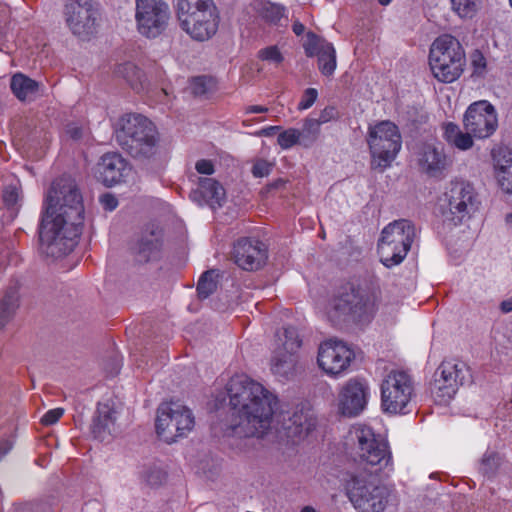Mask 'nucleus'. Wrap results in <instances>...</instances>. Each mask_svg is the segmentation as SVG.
Segmentation results:
<instances>
[{"mask_svg":"<svg viewBox=\"0 0 512 512\" xmlns=\"http://www.w3.org/2000/svg\"><path fill=\"white\" fill-rule=\"evenodd\" d=\"M301 145L304 147L311 146L318 138L320 133L319 121L316 119H305L302 129L299 130Z\"/></svg>","mask_w":512,"mask_h":512,"instance_id":"37","label":"nucleus"},{"mask_svg":"<svg viewBox=\"0 0 512 512\" xmlns=\"http://www.w3.org/2000/svg\"><path fill=\"white\" fill-rule=\"evenodd\" d=\"M292 30L297 36H299L304 32L305 26L301 22L295 21L293 23Z\"/></svg>","mask_w":512,"mask_h":512,"instance_id":"55","label":"nucleus"},{"mask_svg":"<svg viewBox=\"0 0 512 512\" xmlns=\"http://www.w3.org/2000/svg\"><path fill=\"white\" fill-rule=\"evenodd\" d=\"M465 52L460 42L450 36L438 37L432 44L429 65L434 77L443 83H452L464 71Z\"/></svg>","mask_w":512,"mask_h":512,"instance_id":"5","label":"nucleus"},{"mask_svg":"<svg viewBox=\"0 0 512 512\" xmlns=\"http://www.w3.org/2000/svg\"><path fill=\"white\" fill-rule=\"evenodd\" d=\"M491 156L494 175L500 189L507 194H512V150L499 147L492 150Z\"/></svg>","mask_w":512,"mask_h":512,"instance_id":"24","label":"nucleus"},{"mask_svg":"<svg viewBox=\"0 0 512 512\" xmlns=\"http://www.w3.org/2000/svg\"><path fill=\"white\" fill-rule=\"evenodd\" d=\"M277 348L297 354L302 345L298 331L294 327H285L277 333Z\"/></svg>","mask_w":512,"mask_h":512,"instance_id":"34","label":"nucleus"},{"mask_svg":"<svg viewBox=\"0 0 512 512\" xmlns=\"http://www.w3.org/2000/svg\"><path fill=\"white\" fill-rule=\"evenodd\" d=\"M164 478V475L160 472V471H157V472H153L151 473L148 478H147V481L152 484V485H155V484H158L160 483Z\"/></svg>","mask_w":512,"mask_h":512,"instance_id":"52","label":"nucleus"},{"mask_svg":"<svg viewBox=\"0 0 512 512\" xmlns=\"http://www.w3.org/2000/svg\"><path fill=\"white\" fill-rule=\"evenodd\" d=\"M509 1H510L511 6H512V0H509Z\"/></svg>","mask_w":512,"mask_h":512,"instance_id":"62","label":"nucleus"},{"mask_svg":"<svg viewBox=\"0 0 512 512\" xmlns=\"http://www.w3.org/2000/svg\"><path fill=\"white\" fill-rule=\"evenodd\" d=\"M237 423L231 426L238 437H263L271 427L277 397L246 375L233 376L226 386Z\"/></svg>","mask_w":512,"mask_h":512,"instance_id":"2","label":"nucleus"},{"mask_svg":"<svg viewBox=\"0 0 512 512\" xmlns=\"http://www.w3.org/2000/svg\"><path fill=\"white\" fill-rule=\"evenodd\" d=\"M253 10L270 24H278L284 17L285 8L269 1L257 0L252 3Z\"/></svg>","mask_w":512,"mask_h":512,"instance_id":"32","label":"nucleus"},{"mask_svg":"<svg viewBox=\"0 0 512 512\" xmlns=\"http://www.w3.org/2000/svg\"><path fill=\"white\" fill-rule=\"evenodd\" d=\"M63 13L74 35L87 37L95 31L99 13L94 0H66Z\"/></svg>","mask_w":512,"mask_h":512,"instance_id":"16","label":"nucleus"},{"mask_svg":"<svg viewBox=\"0 0 512 512\" xmlns=\"http://www.w3.org/2000/svg\"><path fill=\"white\" fill-rule=\"evenodd\" d=\"M126 162L118 153L104 154L97 164L99 179L106 186H112L121 181Z\"/></svg>","mask_w":512,"mask_h":512,"instance_id":"25","label":"nucleus"},{"mask_svg":"<svg viewBox=\"0 0 512 512\" xmlns=\"http://www.w3.org/2000/svg\"><path fill=\"white\" fill-rule=\"evenodd\" d=\"M332 306L339 317L355 323L369 322L376 312L375 296L368 289L353 284L341 287Z\"/></svg>","mask_w":512,"mask_h":512,"instance_id":"8","label":"nucleus"},{"mask_svg":"<svg viewBox=\"0 0 512 512\" xmlns=\"http://www.w3.org/2000/svg\"><path fill=\"white\" fill-rule=\"evenodd\" d=\"M260 59L269 61L275 64H280L283 61V56L276 46H270L261 49L258 53Z\"/></svg>","mask_w":512,"mask_h":512,"instance_id":"41","label":"nucleus"},{"mask_svg":"<svg viewBox=\"0 0 512 512\" xmlns=\"http://www.w3.org/2000/svg\"><path fill=\"white\" fill-rule=\"evenodd\" d=\"M369 394L368 385L359 379H350L340 390L338 405L341 414L357 416L367 404Z\"/></svg>","mask_w":512,"mask_h":512,"instance_id":"22","label":"nucleus"},{"mask_svg":"<svg viewBox=\"0 0 512 512\" xmlns=\"http://www.w3.org/2000/svg\"><path fill=\"white\" fill-rule=\"evenodd\" d=\"M356 453L360 461L381 471L392 466V455L388 443L367 426L356 427L353 431Z\"/></svg>","mask_w":512,"mask_h":512,"instance_id":"12","label":"nucleus"},{"mask_svg":"<svg viewBox=\"0 0 512 512\" xmlns=\"http://www.w3.org/2000/svg\"><path fill=\"white\" fill-rule=\"evenodd\" d=\"M443 137L446 142L462 151L472 148L473 134L470 131L463 132L460 127L452 122L443 124Z\"/></svg>","mask_w":512,"mask_h":512,"instance_id":"29","label":"nucleus"},{"mask_svg":"<svg viewBox=\"0 0 512 512\" xmlns=\"http://www.w3.org/2000/svg\"><path fill=\"white\" fill-rule=\"evenodd\" d=\"M392 0H378L381 5H388Z\"/></svg>","mask_w":512,"mask_h":512,"instance_id":"58","label":"nucleus"},{"mask_svg":"<svg viewBox=\"0 0 512 512\" xmlns=\"http://www.w3.org/2000/svg\"><path fill=\"white\" fill-rule=\"evenodd\" d=\"M63 413L62 408L51 409L43 415L41 423L45 426L53 425L62 417Z\"/></svg>","mask_w":512,"mask_h":512,"instance_id":"47","label":"nucleus"},{"mask_svg":"<svg viewBox=\"0 0 512 512\" xmlns=\"http://www.w3.org/2000/svg\"><path fill=\"white\" fill-rule=\"evenodd\" d=\"M19 306V296L16 291L6 292L0 301V330L13 318Z\"/></svg>","mask_w":512,"mask_h":512,"instance_id":"35","label":"nucleus"},{"mask_svg":"<svg viewBox=\"0 0 512 512\" xmlns=\"http://www.w3.org/2000/svg\"><path fill=\"white\" fill-rule=\"evenodd\" d=\"M474 187L465 181L451 182L441 204L443 222L452 226L468 221L479 208Z\"/></svg>","mask_w":512,"mask_h":512,"instance_id":"7","label":"nucleus"},{"mask_svg":"<svg viewBox=\"0 0 512 512\" xmlns=\"http://www.w3.org/2000/svg\"><path fill=\"white\" fill-rule=\"evenodd\" d=\"M304 49L308 57L317 56L318 69L322 75L330 77L334 74L337 61L336 51L332 43L313 32H308Z\"/></svg>","mask_w":512,"mask_h":512,"instance_id":"23","label":"nucleus"},{"mask_svg":"<svg viewBox=\"0 0 512 512\" xmlns=\"http://www.w3.org/2000/svg\"><path fill=\"white\" fill-rule=\"evenodd\" d=\"M115 137L119 146L133 158H150L158 150L156 126L141 114L127 113L121 116L116 124Z\"/></svg>","mask_w":512,"mask_h":512,"instance_id":"3","label":"nucleus"},{"mask_svg":"<svg viewBox=\"0 0 512 512\" xmlns=\"http://www.w3.org/2000/svg\"><path fill=\"white\" fill-rule=\"evenodd\" d=\"M500 464V455L494 451H487L480 461L479 471L483 476L491 478L497 473Z\"/></svg>","mask_w":512,"mask_h":512,"instance_id":"38","label":"nucleus"},{"mask_svg":"<svg viewBox=\"0 0 512 512\" xmlns=\"http://www.w3.org/2000/svg\"><path fill=\"white\" fill-rule=\"evenodd\" d=\"M217 277L218 274L215 270H208L202 274L197 284V293L200 299H206L216 291Z\"/></svg>","mask_w":512,"mask_h":512,"instance_id":"36","label":"nucleus"},{"mask_svg":"<svg viewBox=\"0 0 512 512\" xmlns=\"http://www.w3.org/2000/svg\"><path fill=\"white\" fill-rule=\"evenodd\" d=\"M70 133H71V137H73L75 139L79 138L81 136V131L77 128L71 130Z\"/></svg>","mask_w":512,"mask_h":512,"instance_id":"56","label":"nucleus"},{"mask_svg":"<svg viewBox=\"0 0 512 512\" xmlns=\"http://www.w3.org/2000/svg\"><path fill=\"white\" fill-rule=\"evenodd\" d=\"M398 127L390 121H382L369 129L368 144L377 165L387 167L401 149Z\"/></svg>","mask_w":512,"mask_h":512,"instance_id":"15","label":"nucleus"},{"mask_svg":"<svg viewBox=\"0 0 512 512\" xmlns=\"http://www.w3.org/2000/svg\"><path fill=\"white\" fill-rule=\"evenodd\" d=\"M135 21L139 34L147 39L162 36L170 23L171 11L164 0H135Z\"/></svg>","mask_w":512,"mask_h":512,"instance_id":"11","label":"nucleus"},{"mask_svg":"<svg viewBox=\"0 0 512 512\" xmlns=\"http://www.w3.org/2000/svg\"><path fill=\"white\" fill-rule=\"evenodd\" d=\"M414 395L412 377L405 371L392 370L381 384V406L384 412L403 413Z\"/></svg>","mask_w":512,"mask_h":512,"instance_id":"13","label":"nucleus"},{"mask_svg":"<svg viewBox=\"0 0 512 512\" xmlns=\"http://www.w3.org/2000/svg\"><path fill=\"white\" fill-rule=\"evenodd\" d=\"M100 203L103 208L108 211H113L118 206L117 198L111 193H105L100 197Z\"/></svg>","mask_w":512,"mask_h":512,"instance_id":"49","label":"nucleus"},{"mask_svg":"<svg viewBox=\"0 0 512 512\" xmlns=\"http://www.w3.org/2000/svg\"><path fill=\"white\" fill-rule=\"evenodd\" d=\"M268 111V108L267 107H264V106H260V105H252V106H248L246 109H245V113L246 114H251V113H265Z\"/></svg>","mask_w":512,"mask_h":512,"instance_id":"53","label":"nucleus"},{"mask_svg":"<svg viewBox=\"0 0 512 512\" xmlns=\"http://www.w3.org/2000/svg\"><path fill=\"white\" fill-rule=\"evenodd\" d=\"M195 168L200 174L211 175L214 173V165L210 160L201 159L197 161Z\"/></svg>","mask_w":512,"mask_h":512,"instance_id":"50","label":"nucleus"},{"mask_svg":"<svg viewBox=\"0 0 512 512\" xmlns=\"http://www.w3.org/2000/svg\"><path fill=\"white\" fill-rule=\"evenodd\" d=\"M19 200V189L14 185H8L3 191V201L11 208H14Z\"/></svg>","mask_w":512,"mask_h":512,"instance_id":"46","label":"nucleus"},{"mask_svg":"<svg viewBox=\"0 0 512 512\" xmlns=\"http://www.w3.org/2000/svg\"><path fill=\"white\" fill-rule=\"evenodd\" d=\"M176 16L180 28L195 41H207L218 30L219 15L213 0H177Z\"/></svg>","mask_w":512,"mask_h":512,"instance_id":"4","label":"nucleus"},{"mask_svg":"<svg viewBox=\"0 0 512 512\" xmlns=\"http://www.w3.org/2000/svg\"><path fill=\"white\" fill-rule=\"evenodd\" d=\"M242 124H243V126H247V125H248V121H247V120H244V121L242 122Z\"/></svg>","mask_w":512,"mask_h":512,"instance_id":"60","label":"nucleus"},{"mask_svg":"<svg viewBox=\"0 0 512 512\" xmlns=\"http://www.w3.org/2000/svg\"><path fill=\"white\" fill-rule=\"evenodd\" d=\"M415 237V226L407 219L396 220L384 227L377 245L381 263L387 268L399 265Z\"/></svg>","mask_w":512,"mask_h":512,"instance_id":"6","label":"nucleus"},{"mask_svg":"<svg viewBox=\"0 0 512 512\" xmlns=\"http://www.w3.org/2000/svg\"><path fill=\"white\" fill-rule=\"evenodd\" d=\"M338 117H339V113H338V110L336 109V107L328 106L321 111L319 118L316 119V121H319V125H321V124L327 123L331 120H335Z\"/></svg>","mask_w":512,"mask_h":512,"instance_id":"48","label":"nucleus"},{"mask_svg":"<svg viewBox=\"0 0 512 512\" xmlns=\"http://www.w3.org/2000/svg\"><path fill=\"white\" fill-rule=\"evenodd\" d=\"M9 449H10V448H7L6 450H4V451L2 452V454H3V455H4V454H6V453H7V451H8Z\"/></svg>","mask_w":512,"mask_h":512,"instance_id":"61","label":"nucleus"},{"mask_svg":"<svg viewBox=\"0 0 512 512\" xmlns=\"http://www.w3.org/2000/svg\"><path fill=\"white\" fill-rule=\"evenodd\" d=\"M470 368L457 359L444 360L434 373L430 390L435 401L447 404L460 386L471 382Z\"/></svg>","mask_w":512,"mask_h":512,"instance_id":"10","label":"nucleus"},{"mask_svg":"<svg viewBox=\"0 0 512 512\" xmlns=\"http://www.w3.org/2000/svg\"><path fill=\"white\" fill-rule=\"evenodd\" d=\"M211 79L206 76H198L193 78L191 82V91L195 96H201L207 93Z\"/></svg>","mask_w":512,"mask_h":512,"instance_id":"42","label":"nucleus"},{"mask_svg":"<svg viewBox=\"0 0 512 512\" xmlns=\"http://www.w3.org/2000/svg\"><path fill=\"white\" fill-rule=\"evenodd\" d=\"M117 77L123 78L134 90L143 88V73L133 63L125 62L119 64L114 71Z\"/></svg>","mask_w":512,"mask_h":512,"instance_id":"33","label":"nucleus"},{"mask_svg":"<svg viewBox=\"0 0 512 512\" xmlns=\"http://www.w3.org/2000/svg\"><path fill=\"white\" fill-rule=\"evenodd\" d=\"M507 222L512 223V214H508L506 217Z\"/></svg>","mask_w":512,"mask_h":512,"instance_id":"59","label":"nucleus"},{"mask_svg":"<svg viewBox=\"0 0 512 512\" xmlns=\"http://www.w3.org/2000/svg\"><path fill=\"white\" fill-rule=\"evenodd\" d=\"M417 164L421 173L441 180L446 177L453 160L442 145L424 144L418 152Z\"/></svg>","mask_w":512,"mask_h":512,"instance_id":"20","label":"nucleus"},{"mask_svg":"<svg viewBox=\"0 0 512 512\" xmlns=\"http://www.w3.org/2000/svg\"><path fill=\"white\" fill-rule=\"evenodd\" d=\"M163 231L154 224L148 225L132 247L134 257L139 263L156 261L161 258L163 251Z\"/></svg>","mask_w":512,"mask_h":512,"instance_id":"21","label":"nucleus"},{"mask_svg":"<svg viewBox=\"0 0 512 512\" xmlns=\"http://www.w3.org/2000/svg\"><path fill=\"white\" fill-rule=\"evenodd\" d=\"M199 190L205 201L211 206H221L225 191L221 184L212 178H202L199 182Z\"/></svg>","mask_w":512,"mask_h":512,"instance_id":"31","label":"nucleus"},{"mask_svg":"<svg viewBox=\"0 0 512 512\" xmlns=\"http://www.w3.org/2000/svg\"><path fill=\"white\" fill-rule=\"evenodd\" d=\"M273 169V164L264 159H258L252 167V174L256 178L268 176Z\"/></svg>","mask_w":512,"mask_h":512,"instance_id":"43","label":"nucleus"},{"mask_svg":"<svg viewBox=\"0 0 512 512\" xmlns=\"http://www.w3.org/2000/svg\"><path fill=\"white\" fill-rule=\"evenodd\" d=\"M301 512H316L312 507H305L301 510Z\"/></svg>","mask_w":512,"mask_h":512,"instance_id":"57","label":"nucleus"},{"mask_svg":"<svg viewBox=\"0 0 512 512\" xmlns=\"http://www.w3.org/2000/svg\"><path fill=\"white\" fill-rule=\"evenodd\" d=\"M500 309L504 313L511 312L512 311V299L502 301L500 304Z\"/></svg>","mask_w":512,"mask_h":512,"instance_id":"54","label":"nucleus"},{"mask_svg":"<svg viewBox=\"0 0 512 512\" xmlns=\"http://www.w3.org/2000/svg\"><path fill=\"white\" fill-rule=\"evenodd\" d=\"M471 64L473 67V74L482 76L486 71V59L484 55L479 51L475 50L471 54Z\"/></svg>","mask_w":512,"mask_h":512,"instance_id":"44","label":"nucleus"},{"mask_svg":"<svg viewBox=\"0 0 512 512\" xmlns=\"http://www.w3.org/2000/svg\"><path fill=\"white\" fill-rule=\"evenodd\" d=\"M279 130H281L280 126H269V127L261 129L259 132H257V135L264 136V137H271V136L275 135Z\"/></svg>","mask_w":512,"mask_h":512,"instance_id":"51","label":"nucleus"},{"mask_svg":"<svg viewBox=\"0 0 512 512\" xmlns=\"http://www.w3.org/2000/svg\"><path fill=\"white\" fill-rule=\"evenodd\" d=\"M39 236L43 244L57 252H70L81 233L84 206L82 195L73 179L54 180L46 196Z\"/></svg>","mask_w":512,"mask_h":512,"instance_id":"1","label":"nucleus"},{"mask_svg":"<svg viewBox=\"0 0 512 512\" xmlns=\"http://www.w3.org/2000/svg\"><path fill=\"white\" fill-rule=\"evenodd\" d=\"M317 425L316 418L309 412L296 411L285 424L288 437L302 439L312 432Z\"/></svg>","mask_w":512,"mask_h":512,"instance_id":"28","label":"nucleus"},{"mask_svg":"<svg viewBox=\"0 0 512 512\" xmlns=\"http://www.w3.org/2000/svg\"><path fill=\"white\" fill-rule=\"evenodd\" d=\"M478 0H451L454 11L461 18H471L477 11Z\"/></svg>","mask_w":512,"mask_h":512,"instance_id":"39","label":"nucleus"},{"mask_svg":"<svg viewBox=\"0 0 512 512\" xmlns=\"http://www.w3.org/2000/svg\"><path fill=\"white\" fill-rule=\"evenodd\" d=\"M277 142L282 149H290L296 144L301 145L300 133L298 129L289 128L282 131L277 138Z\"/></svg>","mask_w":512,"mask_h":512,"instance_id":"40","label":"nucleus"},{"mask_svg":"<svg viewBox=\"0 0 512 512\" xmlns=\"http://www.w3.org/2000/svg\"><path fill=\"white\" fill-rule=\"evenodd\" d=\"M192 411L178 401L163 402L157 409L156 432L167 443L186 436L194 427Z\"/></svg>","mask_w":512,"mask_h":512,"instance_id":"9","label":"nucleus"},{"mask_svg":"<svg viewBox=\"0 0 512 512\" xmlns=\"http://www.w3.org/2000/svg\"><path fill=\"white\" fill-rule=\"evenodd\" d=\"M347 495L358 512H383L389 503L390 490L385 485L352 477L347 486Z\"/></svg>","mask_w":512,"mask_h":512,"instance_id":"14","label":"nucleus"},{"mask_svg":"<svg viewBox=\"0 0 512 512\" xmlns=\"http://www.w3.org/2000/svg\"><path fill=\"white\" fill-rule=\"evenodd\" d=\"M318 92L315 88H307L298 103L299 110H305L310 108L317 100Z\"/></svg>","mask_w":512,"mask_h":512,"instance_id":"45","label":"nucleus"},{"mask_svg":"<svg viewBox=\"0 0 512 512\" xmlns=\"http://www.w3.org/2000/svg\"><path fill=\"white\" fill-rule=\"evenodd\" d=\"M115 412L106 404H99L92 423L95 438L105 441L115 432Z\"/></svg>","mask_w":512,"mask_h":512,"instance_id":"27","label":"nucleus"},{"mask_svg":"<svg viewBox=\"0 0 512 512\" xmlns=\"http://www.w3.org/2000/svg\"><path fill=\"white\" fill-rule=\"evenodd\" d=\"M10 89L14 96L21 102H32L42 95L41 83L22 73H17L12 76Z\"/></svg>","mask_w":512,"mask_h":512,"instance_id":"26","label":"nucleus"},{"mask_svg":"<svg viewBox=\"0 0 512 512\" xmlns=\"http://www.w3.org/2000/svg\"><path fill=\"white\" fill-rule=\"evenodd\" d=\"M232 256L235 264L246 271L262 268L268 259V248L265 243L255 238H241L233 247Z\"/></svg>","mask_w":512,"mask_h":512,"instance_id":"19","label":"nucleus"},{"mask_svg":"<svg viewBox=\"0 0 512 512\" xmlns=\"http://www.w3.org/2000/svg\"><path fill=\"white\" fill-rule=\"evenodd\" d=\"M353 359L354 352L340 341H326L318 350V365L328 375L342 374L348 369Z\"/></svg>","mask_w":512,"mask_h":512,"instance_id":"18","label":"nucleus"},{"mask_svg":"<svg viewBox=\"0 0 512 512\" xmlns=\"http://www.w3.org/2000/svg\"><path fill=\"white\" fill-rule=\"evenodd\" d=\"M297 364V354L276 348L271 358V371L280 377H289Z\"/></svg>","mask_w":512,"mask_h":512,"instance_id":"30","label":"nucleus"},{"mask_svg":"<svg viewBox=\"0 0 512 512\" xmlns=\"http://www.w3.org/2000/svg\"><path fill=\"white\" fill-rule=\"evenodd\" d=\"M463 125L475 138H488L496 131L498 125L496 111L485 100L474 102L466 110Z\"/></svg>","mask_w":512,"mask_h":512,"instance_id":"17","label":"nucleus"}]
</instances>
